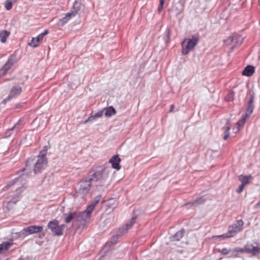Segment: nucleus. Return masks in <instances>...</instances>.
Masks as SVG:
<instances>
[{"label":"nucleus","instance_id":"1","mask_svg":"<svg viewBox=\"0 0 260 260\" xmlns=\"http://www.w3.org/2000/svg\"><path fill=\"white\" fill-rule=\"evenodd\" d=\"M26 178L25 175L22 174L18 178L11 181L3 188L4 191L10 190L9 196L14 202L17 201V199L20 196L21 192L25 188Z\"/></svg>","mask_w":260,"mask_h":260},{"label":"nucleus","instance_id":"2","mask_svg":"<svg viewBox=\"0 0 260 260\" xmlns=\"http://www.w3.org/2000/svg\"><path fill=\"white\" fill-rule=\"evenodd\" d=\"M111 169L105 167H98L93 172H91L89 177L93 182V186L103 185L109 177Z\"/></svg>","mask_w":260,"mask_h":260},{"label":"nucleus","instance_id":"3","mask_svg":"<svg viewBox=\"0 0 260 260\" xmlns=\"http://www.w3.org/2000/svg\"><path fill=\"white\" fill-rule=\"evenodd\" d=\"M84 6L82 4L81 0H76L73 4V7L70 12L67 13L65 17L59 19L58 24L63 26L71 18L75 17L84 10Z\"/></svg>","mask_w":260,"mask_h":260},{"label":"nucleus","instance_id":"4","mask_svg":"<svg viewBox=\"0 0 260 260\" xmlns=\"http://www.w3.org/2000/svg\"><path fill=\"white\" fill-rule=\"evenodd\" d=\"M199 37L197 35H193L190 38H186L182 43V53L187 55L198 44Z\"/></svg>","mask_w":260,"mask_h":260},{"label":"nucleus","instance_id":"5","mask_svg":"<svg viewBox=\"0 0 260 260\" xmlns=\"http://www.w3.org/2000/svg\"><path fill=\"white\" fill-rule=\"evenodd\" d=\"M91 186H93V182L90 180V178L88 176L79 182L76 189L77 193L84 195L88 193Z\"/></svg>","mask_w":260,"mask_h":260},{"label":"nucleus","instance_id":"6","mask_svg":"<svg viewBox=\"0 0 260 260\" xmlns=\"http://www.w3.org/2000/svg\"><path fill=\"white\" fill-rule=\"evenodd\" d=\"M244 222L242 220H238L235 223L229 226L228 232L218 237L231 238L240 232L243 228Z\"/></svg>","mask_w":260,"mask_h":260},{"label":"nucleus","instance_id":"7","mask_svg":"<svg viewBox=\"0 0 260 260\" xmlns=\"http://www.w3.org/2000/svg\"><path fill=\"white\" fill-rule=\"evenodd\" d=\"M52 233L56 236H61L62 235L63 229L65 228L64 224L58 225V221L57 220L50 221L47 225Z\"/></svg>","mask_w":260,"mask_h":260},{"label":"nucleus","instance_id":"8","mask_svg":"<svg viewBox=\"0 0 260 260\" xmlns=\"http://www.w3.org/2000/svg\"><path fill=\"white\" fill-rule=\"evenodd\" d=\"M42 231V226L31 225L23 229L19 232V235L21 237H26L30 234L40 233Z\"/></svg>","mask_w":260,"mask_h":260},{"label":"nucleus","instance_id":"9","mask_svg":"<svg viewBox=\"0 0 260 260\" xmlns=\"http://www.w3.org/2000/svg\"><path fill=\"white\" fill-rule=\"evenodd\" d=\"M91 213L87 211V208L82 212L77 213V222H79L80 225H84L89 221Z\"/></svg>","mask_w":260,"mask_h":260},{"label":"nucleus","instance_id":"10","mask_svg":"<svg viewBox=\"0 0 260 260\" xmlns=\"http://www.w3.org/2000/svg\"><path fill=\"white\" fill-rule=\"evenodd\" d=\"M242 253H251L253 255H256L258 253V244L257 243H247L243 248H242Z\"/></svg>","mask_w":260,"mask_h":260},{"label":"nucleus","instance_id":"11","mask_svg":"<svg viewBox=\"0 0 260 260\" xmlns=\"http://www.w3.org/2000/svg\"><path fill=\"white\" fill-rule=\"evenodd\" d=\"M184 10V5L182 2H178L175 4L170 11L174 14L179 19L181 20L182 17H180V14Z\"/></svg>","mask_w":260,"mask_h":260},{"label":"nucleus","instance_id":"12","mask_svg":"<svg viewBox=\"0 0 260 260\" xmlns=\"http://www.w3.org/2000/svg\"><path fill=\"white\" fill-rule=\"evenodd\" d=\"M47 164V159L43 158H38L37 161L35 163L34 168V172L35 174L40 173L45 168Z\"/></svg>","mask_w":260,"mask_h":260},{"label":"nucleus","instance_id":"13","mask_svg":"<svg viewBox=\"0 0 260 260\" xmlns=\"http://www.w3.org/2000/svg\"><path fill=\"white\" fill-rule=\"evenodd\" d=\"M22 88L19 86H15L11 90L10 93L8 97L2 101L3 104H5L8 101L11 100L13 98L21 93Z\"/></svg>","mask_w":260,"mask_h":260},{"label":"nucleus","instance_id":"14","mask_svg":"<svg viewBox=\"0 0 260 260\" xmlns=\"http://www.w3.org/2000/svg\"><path fill=\"white\" fill-rule=\"evenodd\" d=\"M15 62V59L14 57L11 56L10 57L8 61L3 66L2 69L0 70V75L3 76L5 75L8 70L11 68V67Z\"/></svg>","mask_w":260,"mask_h":260},{"label":"nucleus","instance_id":"15","mask_svg":"<svg viewBox=\"0 0 260 260\" xmlns=\"http://www.w3.org/2000/svg\"><path fill=\"white\" fill-rule=\"evenodd\" d=\"M254 96L253 94L251 95L247 104L246 111L244 115L245 116L249 117L250 115L252 114L254 109Z\"/></svg>","mask_w":260,"mask_h":260},{"label":"nucleus","instance_id":"16","mask_svg":"<svg viewBox=\"0 0 260 260\" xmlns=\"http://www.w3.org/2000/svg\"><path fill=\"white\" fill-rule=\"evenodd\" d=\"M228 42H230L233 46L240 45L243 42V38L237 34L234 35L229 37L226 41Z\"/></svg>","mask_w":260,"mask_h":260},{"label":"nucleus","instance_id":"17","mask_svg":"<svg viewBox=\"0 0 260 260\" xmlns=\"http://www.w3.org/2000/svg\"><path fill=\"white\" fill-rule=\"evenodd\" d=\"M120 159L118 155H113L109 160V162L112 164V167L118 170L120 169Z\"/></svg>","mask_w":260,"mask_h":260},{"label":"nucleus","instance_id":"18","mask_svg":"<svg viewBox=\"0 0 260 260\" xmlns=\"http://www.w3.org/2000/svg\"><path fill=\"white\" fill-rule=\"evenodd\" d=\"M102 198L101 195L97 196L93 200L92 203L87 207V211L89 212H92L95 206L99 203V201Z\"/></svg>","mask_w":260,"mask_h":260},{"label":"nucleus","instance_id":"19","mask_svg":"<svg viewBox=\"0 0 260 260\" xmlns=\"http://www.w3.org/2000/svg\"><path fill=\"white\" fill-rule=\"evenodd\" d=\"M242 250L241 248H236L233 249H230L228 252L229 257H238L240 253H242Z\"/></svg>","mask_w":260,"mask_h":260},{"label":"nucleus","instance_id":"20","mask_svg":"<svg viewBox=\"0 0 260 260\" xmlns=\"http://www.w3.org/2000/svg\"><path fill=\"white\" fill-rule=\"evenodd\" d=\"M254 72V68L252 66L248 65L245 68L244 70L242 71V75L247 77L251 76Z\"/></svg>","mask_w":260,"mask_h":260},{"label":"nucleus","instance_id":"21","mask_svg":"<svg viewBox=\"0 0 260 260\" xmlns=\"http://www.w3.org/2000/svg\"><path fill=\"white\" fill-rule=\"evenodd\" d=\"M103 112L106 116L111 117L116 114V111L112 106H110L103 109Z\"/></svg>","mask_w":260,"mask_h":260},{"label":"nucleus","instance_id":"22","mask_svg":"<svg viewBox=\"0 0 260 260\" xmlns=\"http://www.w3.org/2000/svg\"><path fill=\"white\" fill-rule=\"evenodd\" d=\"M77 213L71 212L65 218L64 220L66 223H69L73 221L74 223L77 222Z\"/></svg>","mask_w":260,"mask_h":260},{"label":"nucleus","instance_id":"23","mask_svg":"<svg viewBox=\"0 0 260 260\" xmlns=\"http://www.w3.org/2000/svg\"><path fill=\"white\" fill-rule=\"evenodd\" d=\"M184 230H182L177 232L173 237L171 238L172 241H179L184 236Z\"/></svg>","mask_w":260,"mask_h":260},{"label":"nucleus","instance_id":"24","mask_svg":"<svg viewBox=\"0 0 260 260\" xmlns=\"http://www.w3.org/2000/svg\"><path fill=\"white\" fill-rule=\"evenodd\" d=\"M12 245V243L11 242H4L3 243L0 244V254L4 253L8 249L9 247Z\"/></svg>","mask_w":260,"mask_h":260},{"label":"nucleus","instance_id":"25","mask_svg":"<svg viewBox=\"0 0 260 260\" xmlns=\"http://www.w3.org/2000/svg\"><path fill=\"white\" fill-rule=\"evenodd\" d=\"M103 110L100 111L94 115H91L88 119L85 121L84 123H86L89 121H91L94 120L96 118H100L103 114Z\"/></svg>","mask_w":260,"mask_h":260},{"label":"nucleus","instance_id":"26","mask_svg":"<svg viewBox=\"0 0 260 260\" xmlns=\"http://www.w3.org/2000/svg\"><path fill=\"white\" fill-rule=\"evenodd\" d=\"M10 34V32L6 30L2 31L0 33L1 41L3 43H5Z\"/></svg>","mask_w":260,"mask_h":260},{"label":"nucleus","instance_id":"27","mask_svg":"<svg viewBox=\"0 0 260 260\" xmlns=\"http://www.w3.org/2000/svg\"><path fill=\"white\" fill-rule=\"evenodd\" d=\"M226 124L228 125L226 126L223 127L222 128L223 131H224V135L223 136V139L224 140H226L230 137V127L229 126V121L228 120L226 121Z\"/></svg>","mask_w":260,"mask_h":260},{"label":"nucleus","instance_id":"28","mask_svg":"<svg viewBox=\"0 0 260 260\" xmlns=\"http://www.w3.org/2000/svg\"><path fill=\"white\" fill-rule=\"evenodd\" d=\"M252 178L251 176H240L239 180L241 181L242 185L245 186L249 183L250 179Z\"/></svg>","mask_w":260,"mask_h":260},{"label":"nucleus","instance_id":"29","mask_svg":"<svg viewBox=\"0 0 260 260\" xmlns=\"http://www.w3.org/2000/svg\"><path fill=\"white\" fill-rule=\"evenodd\" d=\"M48 150V148L47 146H44L43 147V149L40 151L39 154L38 155V158H43L47 159L46 155L47 154V152Z\"/></svg>","mask_w":260,"mask_h":260},{"label":"nucleus","instance_id":"30","mask_svg":"<svg viewBox=\"0 0 260 260\" xmlns=\"http://www.w3.org/2000/svg\"><path fill=\"white\" fill-rule=\"evenodd\" d=\"M205 201V200L203 198V197L199 198L197 200L193 201L192 202H189L187 204H185V205H188L191 204L192 205H198L202 204Z\"/></svg>","mask_w":260,"mask_h":260},{"label":"nucleus","instance_id":"31","mask_svg":"<svg viewBox=\"0 0 260 260\" xmlns=\"http://www.w3.org/2000/svg\"><path fill=\"white\" fill-rule=\"evenodd\" d=\"M49 33L48 30H45L43 32L40 34L37 37L35 38L36 39V41L39 43H40V42L42 41L44 37L46 35H47Z\"/></svg>","mask_w":260,"mask_h":260},{"label":"nucleus","instance_id":"32","mask_svg":"<svg viewBox=\"0 0 260 260\" xmlns=\"http://www.w3.org/2000/svg\"><path fill=\"white\" fill-rule=\"evenodd\" d=\"M23 125V120L20 119L17 123H16L14 126L10 129V131L17 130L21 128Z\"/></svg>","mask_w":260,"mask_h":260},{"label":"nucleus","instance_id":"33","mask_svg":"<svg viewBox=\"0 0 260 260\" xmlns=\"http://www.w3.org/2000/svg\"><path fill=\"white\" fill-rule=\"evenodd\" d=\"M136 218H137L136 216H133L132 217L131 220L129 222L125 224V227H124V228H125V230H128L132 226L133 224L135 222Z\"/></svg>","mask_w":260,"mask_h":260},{"label":"nucleus","instance_id":"34","mask_svg":"<svg viewBox=\"0 0 260 260\" xmlns=\"http://www.w3.org/2000/svg\"><path fill=\"white\" fill-rule=\"evenodd\" d=\"M28 45L32 47H37L40 45L39 42L36 41L35 38H32L31 40V42L28 43Z\"/></svg>","mask_w":260,"mask_h":260},{"label":"nucleus","instance_id":"35","mask_svg":"<svg viewBox=\"0 0 260 260\" xmlns=\"http://www.w3.org/2000/svg\"><path fill=\"white\" fill-rule=\"evenodd\" d=\"M234 92L233 91H230L225 97L226 101H232L234 100Z\"/></svg>","mask_w":260,"mask_h":260},{"label":"nucleus","instance_id":"36","mask_svg":"<svg viewBox=\"0 0 260 260\" xmlns=\"http://www.w3.org/2000/svg\"><path fill=\"white\" fill-rule=\"evenodd\" d=\"M14 2H12V0H6L5 2V8L7 10H10L12 8V3Z\"/></svg>","mask_w":260,"mask_h":260},{"label":"nucleus","instance_id":"37","mask_svg":"<svg viewBox=\"0 0 260 260\" xmlns=\"http://www.w3.org/2000/svg\"><path fill=\"white\" fill-rule=\"evenodd\" d=\"M247 117L248 116H245V115H243L242 116V118L238 121V122H237L238 125L239 126H243L245 123V120Z\"/></svg>","mask_w":260,"mask_h":260},{"label":"nucleus","instance_id":"38","mask_svg":"<svg viewBox=\"0 0 260 260\" xmlns=\"http://www.w3.org/2000/svg\"><path fill=\"white\" fill-rule=\"evenodd\" d=\"M165 1V0H160V4L158 7V11L159 13H160L163 9V6L164 5Z\"/></svg>","mask_w":260,"mask_h":260},{"label":"nucleus","instance_id":"39","mask_svg":"<svg viewBox=\"0 0 260 260\" xmlns=\"http://www.w3.org/2000/svg\"><path fill=\"white\" fill-rule=\"evenodd\" d=\"M118 235H115L113 236L112 237L111 239V242L112 244L116 243V242H117V240L118 239Z\"/></svg>","mask_w":260,"mask_h":260},{"label":"nucleus","instance_id":"40","mask_svg":"<svg viewBox=\"0 0 260 260\" xmlns=\"http://www.w3.org/2000/svg\"><path fill=\"white\" fill-rule=\"evenodd\" d=\"M245 186L242 185V184H241L238 188L237 189V192L238 193H241L243 190V189H244V187H245Z\"/></svg>","mask_w":260,"mask_h":260},{"label":"nucleus","instance_id":"41","mask_svg":"<svg viewBox=\"0 0 260 260\" xmlns=\"http://www.w3.org/2000/svg\"><path fill=\"white\" fill-rule=\"evenodd\" d=\"M229 251V250L227 249L226 248H223L221 250V253L223 254L228 255L229 254L228 252Z\"/></svg>","mask_w":260,"mask_h":260},{"label":"nucleus","instance_id":"42","mask_svg":"<svg viewBox=\"0 0 260 260\" xmlns=\"http://www.w3.org/2000/svg\"><path fill=\"white\" fill-rule=\"evenodd\" d=\"M170 28H167L166 31L165 32V34L167 36V38L168 39L169 38V35H170Z\"/></svg>","mask_w":260,"mask_h":260},{"label":"nucleus","instance_id":"43","mask_svg":"<svg viewBox=\"0 0 260 260\" xmlns=\"http://www.w3.org/2000/svg\"><path fill=\"white\" fill-rule=\"evenodd\" d=\"M29 162H30V159H28L26 162V168H24L23 169L24 171H26V170H27V168L30 166Z\"/></svg>","mask_w":260,"mask_h":260},{"label":"nucleus","instance_id":"44","mask_svg":"<svg viewBox=\"0 0 260 260\" xmlns=\"http://www.w3.org/2000/svg\"><path fill=\"white\" fill-rule=\"evenodd\" d=\"M174 105H172L171 106V109L170 110V112H173V110H174Z\"/></svg>","mask_w":260,"mask_h":260},{"label":"nucleus","instance_id":"45","mask_svg":"<svg viewBox=\"0 0 260 260\" xmlns=\"http://www.w3.org/2000/svg\"><path fill=\"white\" fill-rule=\"evenodd\" d=\"M6 135H7V136H10L11 134H8V132H7Z\"/></svg>","mask_w":260,"mask_h":260},{"label":"nucleus","instance_id":"46","mask_svg":"<svg viewBox=\"0 0 260 260\" xmlns=\"http://www.w3.org/2000/svg\"><path fill=\"white\" fill-rule=\"evenodd\" d=\"M258 253H260V248L258 247Z\"/></svg>","mask_w":260,"mask_h":260},{"label":"nucleus","instance_id":"47","mask_svg":"<svg viewBox=\"0 0 260 260\" xmlns=\"http://www.w3.org/2000/svg\"><path fill=\"white\" fill-rule=\"evenodd\" d=\"M17 0H12V2H16Z\"/></svg>","mask_w":260,"mask_h":260},{"label":"nucleus","instance_id":"48","mask_svg":"<svg viewBox=\"0 0 260 260\" xmlns=\"http://www.w3.org/2000/svg\"><path fill=\"white\" fill-rule=\"evenodd\" d=\"M258 205L260 206V201L258 202Z\"/></svg>","mask_w":260,"mask_h":260}]
</instances>
